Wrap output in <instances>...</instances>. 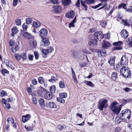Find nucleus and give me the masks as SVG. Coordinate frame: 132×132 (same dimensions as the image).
I'll list each match as a JSON object with an SVG mask.
<instances>
[{
    "label": "nucleus",
    "instance_id": "obj_1",
    "mask_svg": "<svg viewBox=\"0 0 132 132\" xmlns=\"http://www.w3.org/2000/svg\"><path fill=\"white\" fill-rule=\"evenodd\" d=\"M104 37V35L101 31L96 32L94 34V39L89 40L88 44L92 47H93L97 44V40H101Z\"/></svg>",
    "mask_w": 132,
    "mask_h": 132
},
{
    "label": "nucleus",
    "instance_id": "obj_2",
    "mask_svg": "<svg viewBox=\"0 0 132 132\" xmlns=\"http://www.w3.org/2000/svg\"><path fill=\"white\" fill-rule=\"evenodd\" d=\"M130 114L131 111L130 110L125 109L121 111L119 116L122 120L127 122L131 117Z\"/></svg>",
    "mask_w": 132,
    "mask_h": 132
},
{
    "label": "nucleus",
    "instance_id": "obj_3",
    "mask_svg": "<svg viewBox=\"0 0 132 132\" xmlns=\"http://www.w3.org/2000/svg\"><path fill=\"white\" fill-rule=\"evenodd\" d=\"M122 106L119 105L117 102H113L111 106V109L113 112L115 114L118 115L120 111Z\"/></svg>",
    "mask_w": 132,
    "mask_h": 132
},
{
    "label": "nucleus",
    "instance_id": "obj_4",
    "mask_svg": "<svg viewBox=\"0 0 132 132\" xmlns=\"http://www.w3.org/2000/svg\"><path fill=\"white\" fill-rule=\"evenodd\" d=\"M120 72L123 77L127 78L130 76L131 71L128 67L124 66L121 69Z\"/></svg>",
    "mask_w": 132,
    "mask_h": 132
},
{
    "label": "nucleus",
    "instance_id": "obj_5",
    "mask_svg": "<svg viewBox=\"0 0 132 132\" xmlns=\"http://www.w3.org/2000/svg\"><path fill=\"white\" fill-rule=\"evenodd\" d=\"M9 45L11 46V50L13 53L16 52L19 48V42H15L13 40H11L9 42Z\"/></svg>",
    "mask_w": 132,
    "mask_h": 132
},
{
    "label": "nucleus",
    "instance_id": "obj_6",
    "mask_svg": "<svg viewBox=\"0 0 132 132\" xmlns=\"http://www.w3.org/2000/svg\"><path fill=\"white\" fill-rule=\"evenodd\" d=\"M107 102V100L105 98L101 99L98 102V108L100 111L103 110L104 108H106L108 107Z\"/></svg>",
    "mask_w": 132,
    "mask_h": 132
},
{
    "label": "nucleus",
    "instance_id": "obj_7",
    "mask_svg": "<svg viewBox=\"0 0 132 132\" xmlns=\"http://www.w3.org/2000/svg\"><path fill=\"white\" fill-rule=\"evenodd\" d=\"M47 34V31L45 28L42 29L39 32V35L42 39L45 38Z\"/></svg>",
    "mask_w": 132,
    "mask_h": 132
},
{
    "label": "nucleus",
    "instance_id": "obj_8",
    "mask_svg": "<svg viewBox=\"0 0 132 132\" xmlns=\"http://www.w3.org/2000/svg\"><path fill=\"white\" fill-rule=\"evenodd\" d=\"M122 42L121 41L115 42L113 43V45L115 46L112 48V50H121L122 48L120 47V45L122 44Z\"/></svg>",
    "mask_w": 132,
    "mask_h": 132
},
{
    "label": "nucleus",
    "instance_id": "obj_9",
    "mask_svg": "<svg viewBox=\"0 0 132 132\" xmlns=\"http://www.w3.org/2000/svg\"><path fill=\"white\" fill-rule=\"evenodd\" d=\"M127 55L125 54L121 58L120 62L121 65H124L127 64L128 62Z\"/></svg>",
    "mask_w": 132,
    "mask_h": 132
},
{
    "label": "nucleus",
    "instance_id": "obj_10",
    "mask_svg": "<svg viewBox=\"0 0 132 132\" xmlns=\"http://www.w3.org/2000/svg\"><path fill=\"white\" fill-rule=\"evenodd\" d=\"M53 50V48L50 47L48 49H42V51L43 53L45 55H47L50 52H51Z\"/></svg>",
    "mask_w": 132,
    "mask_h": 132
},
{
    "label": "nucleus",
    "instance_id": "obj_11",
    "mask_svg": "<svg viewBox=\"0 0 132 132\" xmlns=\"http://www.w3.org/2000/svg\"><path fill=\"white\" fill-rule=\"evenodd\" d=\"M75 13L73 10H71L69 11L66 14V16L69 19L73 18L75 15Z\"/></svg>",
    "mask_w": 132,
    "mask_h": 132
},
{
    "label": "nucleus",
    "instance_id": "obj_12",
    "mask_svg": "<svg viewBox=\"0 0 132 132\" xmlns=\"http://www.w3.org/2000/svg\"><path fill=\"white\" fill-rule=\"evenodd\" d=\"M120 35L121 37L123 38H126L128 36V33L125 29L122 30L120 32Z\"/></svg>",
    "mask_w": 132,
    "mask_h": 132
},
{
    "label": "nucleus",
    "instance_id": "obj_13",
    "mask_svg": "<svg viewBox=\"0 0 132 132\" xmlns=\"http://www.w3.org/2000/svg\"><path fill=\"white\" fill-rule=\"evenodd\" d=\"M98 54L99 56L103 57L106 55V51L104 50H100L98 52Z\"/></svg>",
    "mask_w": 132,
    "mask_h": 132
},
{
    "label": "nucleus",
    "instance_id": "obj_14",
    "mask_svg": "<svg viewBox=\"0 0 132 132\" xmlns=\"http://www.w3.org/2000/svg\"><path fill=\"white\" fill-rule=\"evenodd\" d=\"M58 79L57 76L56 74H54L52 76L51 78L48 80L49 82L51 83H54L56 82Z\"/></svg>",
    "mask_w": 132,
    "mask_h": 132
},
{
    "label": "nucleus",
    "instance_id": "obj_15",
    "mask_svg": "<svg viewBox=\"0 0 132 132\" xmlns=\"http://www.w3.org/2000/svg\"><path fill=\"white\" fill-rule=\"evenodd\" d=\"M41 42V45L43 46H47L50 44V42L47 39H43Z\"/></svg>",
    "mask_w": 132,
    "mask_h": 132
},
{
    "label": "nucleus",
    "instance_id": "obj_16",
    "mask_svg": "<svg viewBox=\"0 0 132 132\" xmlns=\"http://www.w3.org/2000/svg\"><path fill=\"white\" fill-rule=\"evenodd\" d=\"M52 97L53 95L52 93L50 92H47L44 95L45 98L48 100L51 99L52 98Z\"/></svg>",
    "mask_w": 132,
    "mask_h": 132
},
{
    "label": "nucleus",
    "instance_id": "obj_17",
    "mask_svg": "<svg viewBox=\"0 0 132 132\" xmlns=\"http://www.w3.org/2000/svg\"><path fill=\"white\" fill-rule=\"evenodd\" d=\"M29 45L32 47L35 48L37 46V42L35 40H31L29 41Z\"/></svg>",
    "mask_w": 132,
    "mask_h": 132
},
{
    "label": "nucleus",
    "instance_id": "obj_18",
    "mask_svg": "<svg viewBox=\"0 0 132 132\" xmlns=\"http://www.w3.org/2000/svg\"><path fill=\"white\" fill-rule=\"evenodd\" d=\"M21 33L25 37H26L28 39H30L31 38L30 34L27 32L22 31H21Z\"/></svg>",
    "mask_w": 132,
    "mask_h": 132
},
{
    "label": "nucleus",
    "instance_id": "obj_19",
    "mask_svg": "<svg viewBox=\"0 0 132 132\" xmlns=\"http://www.w3.org/2000/svg\"><path fill=\"white\" fill-rule=\"evenodd\" d=\"M30 118V116L29 114H27L25 116H22V121L25 123L29 120Z\"/></svg>",
    "mask_w": 132,
    "mask_h": 132
},
{
    "label": "nucleus",
    "instance_id": "obj_20",
    "mask_svg": "<svg viewBox=\"0 0 132 132\" xmlns=\"http://www.w3.org/2000/svg\"><path fill=\"white\" fill-rule=\"evenodd\" d=\"M102 44V47L104 49L109 47L111 45L109 42L106 40H104Z\"/></svg>",
    "mask_w": 132,
    "mask_h": 132
},
{
    "label": "nucleus",
    "instance_id": "obj_21",
    "mask_svg": "<svg viewBox=\"0 0 132 132\" xmlns=\"http://www.w3.org/2000/svg\"><path fill=\"white\" fill-rule=\"evenodd\" d=\"M41 23L39 21H34L32 23V26L34 27L35 28H39L41 26Z\"/></svg>",
    "mask_w": 132,
    "mask_h": 132
},
{
    "label": "nucleus",
    "instance_id": "obj_22",
    "mask_svg": "<svg viewBox=\"0 0 132 132\" xmlns=\"http://www.w3.org/2000/svg\"><path fill=\"white\" fill-rule=\"evenodd\" d=\"M62 7L60 6H55L54 7V11L56 12H60L62 10Z\"/></svg>",
    "mask_w": 132,
    "mask_h": 132
},
{
    "label": "nucleus",
    "instance_id": "obj_23",
    "mask_svg": "<svg viewBox=\"0 0 132 132\" xmlns=\"http://www.w3.org/2000/svg\"><path fill=\"white\" fill-rule=\"evenodd\" d=\"M38 102L41 107L44 108L45 107V102L43 99L42 98H40L38 100Z\"/></svg>",
    "mask_w": 132,
    "mask_h": 132
},
{
    "label": "nucleus",
    "instance_id": "obj_24",
    "mask_svg": "<svg viewBox=\"0 0 132 132\" xmlns=\"http://www.w3.org/2000/svg\"><path fill=\"white\" fill-rule=\"evenodd\" d=\"M63 5L65 6L68 5L71 3L70 0H61Z\"/></svg>",
    "mask_w": 132,
    "mask_h": 132
},
{
    "label": "nucleus",
    "instance_id": "obj_25",
    "mask_svg": "<svg viewBox=\"0 0 132 132\" xmlns=\"http://www.w3.org/2000/svg\"><path fill=\"white\" fill-rule=\"evenodd\" d=\"M127 8L126 5V4L122 3L119 4L118 6V9H124L125 11Z\"/></svg>",
    "mask_w": 132,
    "mask_h": 132
},
{
    "label": "nucleus",
    "instance_id": "obj_26",
    "mask_svg": "<svg viewBox=\"0 0 132 132\" xmlns=\"http://www.w3.org/2000/svg\"><path fill=\"white\" fill-rule=\"evenodd\" d=\"M117 73L116 72H113L111 76V79L115 81L117 77Z\"/></svg>",
    "mask_w": 132,
    "mask_h": 132
},
{
    "label": "nucleus",
    "instance_id": "obj_27",
    "mask_svg": "<svg viewBox=\"0 0 132 132\" xmlns=\"http://www.w3.org/2000/svg\"><path fill=\"white\" fill-rule=\"evenodd\" d=\"M18 29L16 27H14L12 29V33L11 35L12 36H14V35L16 34L18 32Z\"/></svg>",
    "mask_w": 132,
    "mask_h": 132
},
{
    "label": "nucleus",
    "instance_id": "obj_28",
    "mask_svg": "<svg viewBox=\"0 0 132 132\" xmlns=\"http://www.w3.org/2000/svg\"><path fill=\"white\" fill-rule=\"evenodd\" d=\"M121 120L122 119L121 118L120 116H117L115 119V123L116 124H118L121 122Z\"/></svg>",
    "mask_w": 132,
    "mask_h": 132
},
{
    "label": "nucleus",
    "instance_id": "obj_29",
    "mask_svg": "<svg viewBox=\"0 0 132 132\" xmlns=\"http://www.w3.org/2000/svg\"><path fill=\"white\" fill-rule=\"evenodd\" d=\"M48 106L51 108H56V105L54 103L52 102H50L48 103Z\"/></svg>",
    "mask_w": 132,
    "mask_h": 132
},
{
    "label": "nucleus",
    "instance_id": "obj_30",
    "mask_svg": "<svg viewBox=\"0 0 132 132\" xmlns=\"http://www.w3.org/2000/svg\"><path fill=\"white\" fill-rule=\"evenodd\" d=\"M111 66H113L114 63V59L113 58H111L108 61Z\"/></svg>",
    "mask_w": 132,
    "mask_h": 132
},
{
    "label": "nucleus",
    "instance_id": "obj_31",
    "mask_svg": "<svg viewBox=\"0 0 132 132\" xmlns=\"http://www.w3.org/2000/svg\"><path fill=\"white\" fill-rule=\"evenodd\" d=\"M121 23L124 25L125 26H129L130 24L128 23V21L127 20H123Z\"/></svg>",
    "mask_w": 132,
    "mask_h": 132
},
{
    "label": "nucleus",
    "instance_id": "obj_32",
    "mask_svg": "<svg viewBox=\"0 0 132 132\" xmlns=\"http://www.w3.org/2000/svg\"><path fill=\"white\" fill-rule=\"evenodd\" d=\"M7 121L8 123L9 124L13 123L14 122V120L12 117L8 118L7 119Z\"/></svg>",
    "mask_w": 132,
    "mask_h": 132
},
{
    "label": "nucleus",
    "instance_id": "obj_33",
    "mask_svg": "<svg viewBox=\"0 0 132 132\" xmlns=\"http://www.w3.org/2000/svg\"><path fill=\"white\" fill-rule=\"evenodd\" d=\"M76 16L74 18L73 21L69 24V27L70 28L71 27H74L75 26L74 25V23L76 22Z\"/></svg>",
    "mask_w": 132,
    "mask_h": 132
},
{
    "label": "nucleus",
    "instance_id": "obj_34",
    "mask_svg": "<svg viewBox=\"0 0 132 132\" xmlns=\"http://www.w3.org/2000/svg\"><path fill=\"white\" fill-rule=\"evenodd\" d=\"M59 96L62 98H65L67 97V94L66 93H62L59 94Z\"/></svg>",
    "mask_w": 132,
    "mask_h": 132
},
{
    "label": "nucleus",
    "instance_id": "obj_35",
    "mask_svg": "<svg viewBox=\"0 0 132 132\" xmlns=\"http://www.w3.org/2000/svg\"><path fill=\"white\" fill-rule=\"evenodd\" d=\"M56 100L57 102L61 103H64L65 102L64 100L61 97H57Z\"/></svg>",
    "mask_w": 132,
    "mask_h": 132
},
{
    "label": "nucleus",
    "instance_id": "obj_36",
    "mask_svg": "<svg viewBox=\"0 0 132 132\" xmlns=\"http://www.w3.org/2000/svg\"><path fill=\"white\" fill-rule=\"evenodd\" d=\"M84 83L89 86L92 87L93 86V84L91 81H85L84 82Z\"/></svg>",
    "mask_w": 132,
    "mask_h": 132
},
{
    "label": "nucleus",
    "instance_id": "obj_37",
    "mask_svg": "<svg viewBox=\"0 0 132 132\" xmlns=\"http://www.w3.org/2000/svg\"><path fill=\"white\" fill-rule=\"evenodd\" d=\"M59 86L61 88H64L65 87L64 82L63 81H60L59 83Z\"/></svg>",
    "mask_w": 132,
    "mask_h": 132
},
{
    "label": "nucleus",
    "instance_id": "obj_38",
    "mask_svg": "<svg viewBox=\"0 0 132 132\" xmlns=\"http://www.w3.org/2000/svg\"><path fill=\"white\" fill-rule=\"evenodd\" d=\"M38 81L39 83L41 84H43L44 82V78L42 77H40L38 78Z\"/></svg>",
    "mask_w": 132,
    "mask_h": 132
},
{
    "label": "nucleus",
    "instance_id": "obj_39",
    "mask_svg": "<svg viewBox=\"0 0 132 132\" xmlns=\"http://www.w3.org/2000/svg\"><path fill=\"white\" fill-rule=\"evenodd\" d=\"M4 63L7 67L11 66V62L8 60H5L4 61Z\"/></svg>",
    "mask_w": 132,
    "mask_h": 132
},
{
    "label": "nucleus",
    "instance_id": "obj_40",
    "mask_svg": "<svg viewBox=\"0 0 132 132\" xmlns=\"http://www.w3.org/2000/svg\"><path fill=\"white\" fill-rule=\"evenodd\" d=\"M15 58L18 60H20L21 59V55L19 54L15 53L14 54Z\"/></svg>",
    "mask_w": 132,
    "mask_h": 132
},
{
    "label": "nucleus",
    "instance_id": "obj_41",
    "mask_svg": "<svg viewBox=\"0 0 132 132\" xmlns=\"http://www.w3.org/2000/svg\"><path fill=\"white\" fill-rule=\"evenodd\" d=\"M26 23L27 24H30L32 22V20L31 18H28L26 19Z\"/></svg>",
    "mask_w": 132,
    "mask_h": 132
},
{
    "label": "nucleus",
    "instance_id": "obj_42",
    "mask_svg": "<svg viewBox=\"0 0 132 132\" xmlns=\"http://www.w3.org/2000/svg\"><path fill=\"white\" fill-rule=\"evenodd\" d=\"M55 87L54 85L50 87V91L51 92H54L55 90Z\"/></svg>",
    "mask_w": 132,
    "mask_h": 132
},
{
    "label": "nucleus",
    "instance_id": "obj_43",
    "mask_svg": "<svg viewBox=\"0 0 132 132\" xmlns=\"http://www.w3.org/2000/svg\"><path fill=\"white\" fill-rule=\"evenodd\" d=\"M72 77L74 80V82L75 83L77 84L78 83V81L77 80L76 78V75L75 73H73V74H72Z\"/></svg>",
    "mask_w": 132,
    "mask_h": 132
},
{
    "label": "nucleus",
    "instance_id": "obj_44",
    "mask_svg": "<svg viewBox=\"0 0 132 132\" xmlns=\"http://www.w3.org/2000/svg\"><path fill=\"white\" fill-rule=\"evenodd\" d=\"M22 58L23 60H26L27 58L26 54L25 53H23L21 55V58Z\"/></svg>",
    "mask_w": 132,
    "mask_h": 132
},
{
    "label": "nucleus",
    "instance_id": "obj_45",
    "mask_svg": "<svg viewBox=\"0 0 132 132\" xmlns=\"http://www.w3.org/2000/svg\"><path fill=\"white\" fill-rule=\"evenodd\" d=\"M94 0H85V2L88 4H93L94 2Z\"/></svg>",
    "mask_w": 132,
    "mask_h": 132
},
{
    "label": "nucleus",
    "instance_id": "obj_46",
    "mask_svg": "<svg viewBox=\"0 0 132 132\" xmlns=\"http://www.w3.org/2000/svg\"><path fill=\"white\" fill-rule=\"evenodd\" d=\"M15 24L17 25H19L21 24V21L20 19H18L15 21Z\"/></svg>",
    "mask_w": 132,
    "mask_h": 132
},
{
    "label": "nucleus",
    "instance_id": "obj_47",
    "mask_svg": "<svg viewBox=\"0 0 132 132\" xmlns=\"http://www.w3.org/2000/svg\"><path fill=\"white\" fill-rule=\"evenodd\" d=\"M1 72L3 75L5 73L9 74V73L8 71L5 69H3L2 70Z\"/></svg>",
    "mask_w": 132,
    "mask_h": 132
},
{
    "label": "nucleus",
    "instance_id": "obj_48",
    "mask_svg": "<svg viewBox=\"0 0 132 132\" xmlns=\"http://www.w3.org/2000/svg\"><path fill=\"white\" fill-rule=\"evenodd\" d=\"M22 28L24 31H26L27 28V24L26 23H24L22 26Z\"/></svg>",
    "mask_w": 132,
    "mask_h": 132
},
{
    "label": "nucleus",
    "instance_id": "obj_49",
    "mask_svg": "<svg viewBox=\"0 0 132 132\" xmlns=\"http://www.w3.org/2000/svg\"><path fill=\"white\" fill-rule=\"evenodd\" d=\"M1 96L3 97L5 95H7V93L4 90H2L1 93Z\"/></svg>",
    "mask_w": 132,
    "mask_h": 132
},
{
    "label": "nucleus",
    "instance_id": "obj_50",
    "mask_svg": "<svg viewBox=\"0 0 132 132\" xmlns=\"http://www.w3.org/2000/svg\"><path fill=\"white\" fill-rule=\"evenodd\" d=\"M128 40H127V42L130 41L129 44V46L131 47H132V38L130 37H129Z\"/></svg>",
    "mask_w": 132,
    "mask_h": 132
},
{
    "label": "nucleus",
    "instance_id": "obj_51",
    "mask_svg": "<svg viewBox=\"0 0 132 132\" xmlns=\"http://www.w3.org/2000/svg\"><path fill=\"white\" fill-rule=\"evenodd\" d=\"M126 12H129L130 13H132V6H130L128 9H126V10L125 11Z\"/></svg>",
    "mask_w": 132,
    "mask_h": 132
},
{
    "label": "nucleus",
    "instance_id": "obj_52",
    "mask_svg": "<svg viewBox=\"0 0 132 132\" xmlns=\"http://www.w3.org/2000/svg\"><path fill=\"white\" fill-rule=\"evenodd\" d=\"M107 24V22L105 21L102 22L101 23V26L103 27H105Z\"/></svg>",
    "mask_w": 132,
    "mask_h": 132
},
{
    "label": "nucleus",
    "instance_id": "obj_53",
    "mask_svg": "<svg viewBox=\"0 0 132 132\" xmlns=\"http://www.w3.org/2000/svg\"><path fill=\"white\" fill-rule=\"evenodd\" d=\"M37 93L38 95L40 96H43L44 95V94L41 90L38 91Z\"/></svg>",
    "mask_w": 132,
    "mask_h": 132
},
{
    "label": "nucleus",
    "instance_id": "obj_54",
    "mask_svg": "<svg viewBox=\"0 0 132 132\" xmlns=\"http://www.w3.org/2000/svg\"><path fill=\"white\" fill-rule=\"evenodd\" d=\"M51 3L54 4H57L59 3L58 0H51Z\"/></svg>",
    "mask_w": 132,
    "mask_h": 132
},
{
    "label": "nucleus",
    "instance_id": "obj_55",
    "mask_svg": "<svg viewBox=\"0 0 132 132\" xmlns=\"http://www.w3.org/2000/svg\"><path fill=\"white\" fill-rule=\"evenodd\" d=\"M32 82L33 85H35L37 84V80L35 79H34L32 80Z\"/></svg>",
    "mask_w": 132,
    "mask_h": 132
},
{
    "label": "nucleus",
    "instance_id": "obj_56",
    "mask_svg": "<svg viewBox=\"0 0 132 132\" xmlns=\"http://www.w3.org/2000/svg\"><path fill=\"white\" fill-rule=\"evenodd\" d=\"M34 55L36 59L38 58V54L37 51H35L34 52Z\"/></svg>",
    "mask_w": 132,
    "mask_h": 132
},
{
    "label": "nucleus",
    "instance_id": "obj_57",
    "mask_svg": "<svg viewBox=\"0 0 132 132\" xmlns=\"http://www.w3.org/2000/svg\"><path fill=\"white\" fill-rule=\"evenodd\" d=\"M123 90L127 92H129L131 90V89L128 87L124 88L123 89Z\"/></svg>",
    "mask_w": 132,
    "mask_h": 132
},
{
    "label": "nucleus",
    "instance_id": "obj_58",
    "mask_svg": "<svg viewBox=\"0 0 132 132\" xmlns=\"http://www.w3.org/2000/svg\"><path fill=\"white\" fill-rule=\"evenodd\" d=\"M33 102L35 104H37V101L36 98L35 97H33L32 99Z\"/></svg>",
    "mask_w": 132,
    "mask_h": 132
},
{
    "label": "nucleus",
    "instance_id": "obj_59",
    "mask_svg": "<svg viewBox=\"0 0 132 132\" xmlns=\"http://www.w3.org/2000/svg\"><path fill=\"white\" fill-rule=\"evenodd\" d=\"M81 3L82 5L85 8V11H86L87 10V6L85 5L84 3V2H82L81 1Z\"/></svg>",
    "mask_w": 132,
    "mask_h": 132
},
{
    "label": "nucleus",
    "instance_id": "obj_60",
    "mask_svg": "<svg viewBox=\"0 0 132 132\" xmlns=\"http://www.w3.org/2000/svg\"><path fill=\"white\" fill-rule=\"evenodd\" d=\"M104 37L106 39H108L110 38V34L108 33L105 35Z\"/></svg>",
    "mask_w": 132,
    "mask_h": 132
},
{
    "label": "nucleus",
    "instance_id": "obj_61",
    "mask_svg": "<svg viewBox=\"0 0 132 132\" xmlns=\"http://www.w3.org/2000/svg\"><path fill=\"white\" fill-rule=\"evenodd\" d=\"M102 5V3H100L94 6H93L92 7L94 9H95L99 7Z\"/></svg>",
    "mask_w": 132,
    "mask_h": 132
},
{
    "label": "nucleus",
    "instance_id": "obj_62",
    "mask_svg": "<svg viewBox=\"0 0 132 132\" xmlns=\"http://www.w3.org/2000/svg\"><path fill=\"white\" fill-rule=\"evenodd\" d=\"M58 128L60 130H62L63 128V126L61 125H59L57 126Z\"/></svg>",
    "mask_w": 132,
    "mask_h": 132
},
{
    "label": "nucleus",
    "instance_id": "obj_63",
    "mask_svg": "<svg viewBox=\"0 0 132 132\" xmlns=\"http://www.w3.org/2000/svg\"><path fill=\"white\" fill-rule=\"evenodd\" d=\"M117 21H119L121 23L123 20V19H122V18L120 17H117Z\"/></svg>",
    "mask_w": 132,
    "mask_h": 132
},
{
    "label": "nucleus",
    "instance_id": "obj_64",
    "mask_svg": "<svg viewBox=\"0 0 132 132\" xmlns=\"http://www.w3.org/2000/svg\"><path fill=\"white\" fill-rule=\"evenodd\" d=\"M120 130V129L119 127H116L115 130V132H119Z\"/></svg>",
    "mask_w": 132,
    "mask_h": 132
}]
</instances>
